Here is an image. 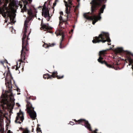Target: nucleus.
<instances>
[{
	"label": "nucleus",
	"mask_w": 133,
	"mask_h": 133,
	"mask_svg": "<svg viewBox=\"0 0 133 133\" xmlns=\"http://www.w3.org/2000/svg\"><path fill=\"white\" fill-rule=\"evenodd\" d=\"M32 0H28L30 2H32Z\"/></svg>",
	"instance_id": "obj_39"
},
{
	"label": "nucleus",
	"mask_w": 133,
	"mask_h": 133,
	"mask_svg": "<svg viewBox=\"0 0 133 133\" xmlns=\"http://www.w3.org/2000/svg\"><path fill=\"white\" fill-rule=\"evenodd\" d=\"M10 29H11L12 30H11V32H12L13 31H12V29H13V26H12V27H10Z\"/></svg>",
	"instance_id": "obj_32"
},
{
	"label": "nucleus",
	"mask_w": 133,
	"mask_h": 133,
	"mask_svg": "<svg viewBox=\"0 0 133 133\" xmlns=\"http://www.w3.org/2000/svg\"><path fill=\"white\" fill-rule=\"evenodd\" d=\"M106 41H107L108 43H110L111 41L109 34L103 32H102L98 36L94 37L93 40L92 41V42L94 43H99L101 42L103 43Z\"/></svg>",
	"instance_id": "obj_4"
},
{
	"label": "nucleus",
	"mask_w": 133,
	"mask_h": 133,
	"mask_svg": "<svg viewBox=\"0 0 133 133\" xmlns=\"http://www.w3.org/2000/svg\"><path fill=\"white\" fill-rule=\"evenodd\" d=\"M73 121L76 122V124H81L82 125L84 126L85 127L89 129V123L88 121L84 119H81L77 121L76 119H73Z\"/></svg>",
	"instance_id": "obj_7"
},
{
	"label": "nucleus",
	"mask_w": 133,
	"mask_h": 133,
	"mask_svg": "<svg viewBox=\"0 0 133 133\" xmlns=\"http://www.w3.org/2000/svg\"><path fill=\"white\" fill-rule=\"evenodd\" d=\"M4 61H0V63L2 64L3 66H4Z\"/></svg>",
	"instance_id": "obj_29"
},
{
	"label": "nucleus",
	"mask_w": 133,
	"mask_h": 133,
	"mask_svg": "<svg viewBox=\"0 0 133 133\" xmlns=\"http://www.w3.org/2000/svg\"><path fill=\"white\" fill-rule=\"evenodd\" d=\"M7 133H11V131L10 130H8L7 131Z\"/></svg>",
	"instance_id": "obj_35"
},
{
	"label": "nucleus",
	"mask_w": 133,
	"mask_h": 133,
	"mask_svg": "<svg viewBox=\"0 0 133 133\" xmlns=\"http://www.w3.org/2000/svg\"><path fill=\"white\" fill-rule=\"evenodd\" d=\"M66 13L67 14H69L70 13V8L71 6H69L68 5H66Z\"/></svg>",
	"instance_id": "obj_15"
},
{
	"label": "nucleus",
	"mask_w": 133,
	"mask_h": 133,
	"mask_svg": "<svg viewBox=\"0 0 133 133\" xmlns=\"http://www.w3.org/2000/svg\"><path fill=\"white\" fill-rule=\"evenodd\" d=\"M27 10L26 5L24 4V6L22 9H21V12H24V11H26Z\"/></svg>",
	"instance_id": "obj_20"
},
{
	"label": "nucleus",
	"mask_w": 133,
	"mask_h": 133,
	"mask_svg": "<svg viewBox=\"0 0 133 133\" xmlns=\"http://www.w3.org/2000/svg\"><path fill=\"white\" fill-rule=\"evenodd\" d=\"M49 75H50L49 74H46L43 75V77L45 79L47 78V79H51L50 77V76L49 77Z\"/></svg>",
	"instance_id": "obj_18"
},
{
	"label": "nucleus",
	"mask_w": 133,
	"mask_h": 133,
	"mask_svg": "<svg viewBox=\"0 0 133 133\" xmlns=\"http://www.w3.org/2000/svg\"><path fill=\"white\" fill-rule=\"evenodd\" d=\"M105 51H101L99 52V57L97 60L98 62L101 64H105L109 68H113L114 67V65L116 64L117 65H118V64L117 63L114 64L113 63H111V64L110 63H108L107 62L105 61V60H104L103 58L102 57V56H104V54H105Z\"/></svg>",
	"instance_id": "obj_5"
},
{
	"label": "nucleus",
	"mask_w": 133,
	"mask_h": 133,
	"mask_svg": "<svg viewBox=\"0 0 133 133\" xmlns=\"http://www.w3.org/2000/svg\"><path fill=\"white\" fill-rule=\"evenodd\" d=\"M46 3L45 2L43 5V8L42 9V16H43L44 15V17L45 18L49 16V10L48 8H46L45 4Z\"/></svg>",
	"instance_id": "obj_9"
},
{
	"label": "nucleus",
	"mask_w": 133,
	"mask_h": 133,
	"mask_svg": "<svg viewBox=\"0 0 133 133\" xmlns=\"http://www.w3.org/2000/svg\"><path fill=\"white\" fill-rule=\"evenodd\" d=\"M123 50V48H118L116 49L114 51L116 54L120 53L122 52Z\"/></svg>",
	"instance_id": "obj_16"
},
{
	"label": "nucleus",
	"mask_w": 133,
	"mask_h": 133,
	"mask_svg": "<svg viewBox=\"0 0 133 133\" xmlns=\"http://www.w3.org/2000/svg\"><path fill=\"white\" fill-rule=\"evenodd\" d=\"M108 45H110L111 44H109V43H108Z\"/></svg>",
	"instance_id": "obj_41"
},
{
	"label": "nucleus",
	"mask_w": 133,
	"mask_h": 133,
	"mask_svg": "<svg viewBox=\"0 0 133 133\" xmlns=\"http://www.w3.org/2000/svg\"><path fill=\"white\" fill-rule=\"evenodd\" d=\"M8 16L9 17L10 20L11 22L14 23V19L15 16L14 15H12L9 12L8 14Z\"/></svg>",
	"instance_id": "obj_13"
},
{
	"label": "nucleus",
	"mask_w": 133,
	"mask_h": 133,
	"mask_svg": "<svg viewBox=\"0 0 133 133\" xmlns=\"http://www.w3.org/2000/svg\"><path fill=\"white\" fill-rule=\"evenodd\" d=\"M29 22V21L25 20V21L24 24V31L23 32V34L22 38V48L21 51V59H20L21 62L22 63H25V62L23 61L22 60L23 58V61H25V55L28 53V51H29V47L28 46V40L29 39L28 37L31 32V29L27 36L26 35L27 31L28 28L27 23H28Z\"/></svg>",
	"instance_id": "obj_2"
},
{
	"label": "nucleus",
	"mask_w": 133,
	"mask_h": 133,
	"mask_svg": "<svg viewBox=\"0 0 133 133\" xmlns=\"http://www.w3.org/2000/svg\"><path fill=\"white\" fill-rule=\"evenodd\" d=\"M73 0H68V2H69V3L70 5L72 4V3ZM80 1V0H77V1L78 2Z\"/></svg>",
	"instance_id": "obj_25"
},
{
	"label": "nucleus",
	"mask_w": 133,
	"mask_h": 133,
	"mask_svg": "<svg viewBox=\"0 0 133 133\" xmlns=\"http://www.w3.org/2000/svg\"><path fill=\"white\" fill-rule=\"evenodd\" d=\"M42 6H39V7H38V8H39V9H41V8H42Z\"/></svg>",
	"instance_id": "obj_37"
},
{
	"label": "nucleus",
	"mask_w": 133,
	"mask_h": 133,
	"mask_svg": "<svg viewBox=\"0 0 133 133\" xmlns=\"http://www.w3.org/2000/svg\"><path fill=\"white\" fill-rule=\"evenodd\" d=\"M27 104L26 105L27 112L30 118L33 119H35L36 117V114L34 110V108L32 107V104L30 99L27 101Z\"/></svg>",
	"instance_id": "obj_6"
},
{
	"label": "nucleus",
	"mask_w": 133,
	"mask_h": 133,
	"mask_svg": "<svg viewBox=\"0 0 133 133\" xmlns=\"http://www.w3.org/2000/svg\"><path fill=\"white\" fill-rule=\"evenodd\" d=\"M45 44H44V45H43V46L44 47H45L44 46H46V45H45L44 46V45H45Z\"/></svg>",
	"instance_id": "obj_40"
},
{
	"label": "nucleus",
	"mask_w": 133,
	"mask_h": 133,
	"mask_svg": "<svg viewBox=\"0 0 133 133\" xmlns=\"http://www.w3.org/2000/svg\"><path fill=\"white\" fill-rule=\"evenodd\" d=\"M56 2H55L53 4V7H52V9L53 10V12H54V7L56 6Z\"/></svg>",
	"instance_id": "obj_24"
},
{
	"label": "nucleus",
	"mask_w": 133,
	"mask_h": 133,
	"mask_svg": "<svg viewBox=\"0 0 133 133\" xmlns=\"http://www.w3.org/2000/svg\"><path fill=\"white\" fill-rule=\"evenodd\" d=\"M124 52L127 55V58L129 62V65H130L132 64L133 60L130 56L131 55L133 57V54L128 51H125Z\"/></svg>",
	"instance_id": "obj_11"
},
{
	"label": "nucleus",
	"mask_w": 133,
	"mask_h": 133,
	"mask_svg": "<svg viewBox=\"0 0 133 133\" xmlns=\"http://www.w3.org/2000/svg\"><path fill=\"white\" fill-rule=\"evenodd\" d=\"M41 26V28H42L45 31H47V33L48 32L51 33H52V32L50 30L52 29V28L49 26L48 24H43L42 21Z\"/></svg>",
	"instance_id": "obj_10"
},
{
	"label": "nucleus",
	"mask_w": 133,
	"mask_h": 133,
	"mask_svg": "<svg viewBox=\"0 0 133 133\" xmlns=\"http://www.w3.org/2000/svg\"><path fill=\"white\" fill-rule=\"evenodd\" d=\"M17 91L18 92H20V89H19L18 88L17 89Z\"/></svg>",
	"instance_id": "obj_36"
},
{
	"label": "nucleus",
	"mask_w": 133,
	"mask_h": 133,
	"mask_svg": "<svg viewBox=\"0 0 133 133\" xmlns=\"http://www.w3.org/2000/svg\"><path fill=\"white\" fill-rule=\"evenodd\" d=\"M20 94V93H19V94Z\"/></svg>",
	"instance_id": "obj_43"
},
{
	"label": "nucleus",
	"mask_w": 133,
	"mask_h": 133,
	"mask_svg": "<svg viewBox=\"0 0 133 133\" xmlns=\"http://www.w3.org/2000/svg\"><path fill=\"white\" fill-rule=\"evenodd\" d=\"M58 35L62 36L61 38V42L60 43L59 46V48H64L65 47V46H64L63 44L62 45V42L63 41L64 37V33L63 32L61 31L60 30H59L58 34L57 35V36Z\"/></svg>",
	"instance_id": "obj_12"
},
{
	"label": "nucleus",
	"mask_w": 133,
	"mask_h": 133,
	"mask_svg": "<svg viewBox=\"0 0 133 133\" xmlns=\"http://www.w3.org/2000/svg\"><path fill=\"white\" fill-rule=\"evenodd\" d=\"M64 77V76L63 75L62 76H59L57 75V78L58 79H61L63 78Z\"/></svg>",
	"instance_id": "obj_23"
},
{
	"label": "nucleus",
	"mask_w": 133,
	"mask_h": 133,
	"mask_svg": "<svg viewBox=\"0 0 133 133\" xmlns=\"http://www.w3.org/2000/svg\"><path fill=\"white\" fill-rule=\"evenodd\" d=\"M58 1V0H55V2H57Z\"/></svg>",
	"instance_id": "obj_38"
},
{
	"label": "nucleus",
	"mask_w": 133,
	"mask_h": 133,
	"mask_svg": "<svg viewBox=\"0 0 133 133\" xmlns=\"http://www.w3.org/2000/svg\"><path fill=\"white\" fill-rule=\"evenodd\" d=\"M28 14L30 16L29 17L31 16L32 14V11L31 9L28 10Z\"/></svg>",
	"instance_id": "obj_22"
},
{
	"label": "nucleus",
	"mask_w": 133,
	"mask_h": 133,
	"mask_svg": "<svg viewBox=\"0 0 133 133\" xmlns=\"http://www.w3.org/2000/svg\"><path fill=\"white\" fill-rule=\"evenodd\" d=\"M16 64H17L15 66H13L12 67V69H15V68H16V69H15L16 70H17L18 69L19 67H18V63H17Z\"/></svg>",
	"instance_id": "obj_21"
},
{
	"label": "nucleus",
	"mask_w": 133,
	"mask_h": 133,
	"mask_svg": "<svg viewBox=\"0 0 133 133\" xmlns=\"http://www.w3.org/2000/svg\"><path fill=\"white\" fill-rule=\"evenodd\" d=\"M60 15H63V12L61 11L60 12Z\"/></svg>",
	"instance_id": "obj_33"
},
{
	"label": "nucleus",
	"mask_w": 133,
	"mask_h": 133,
	"mask_svg": "<svg viewBox=\"0 0 133 133\" xmlns=\"http://www.w3.org/2000/svg\"><path fill=\"white\" fill-rule=\"evenodd\" d=\"M37 131H38V132H41V128L39 127H37ZM42 133V132H41Z\"/></svg>",
	"instance_id": "obj_27"
},
{
	"label": "nucleus",
	"mask_w": 133,
	"mask_h": 133,
	"mask_svg": "<svg viewBox=\"0 0 133 133\" xmlns=\"http://www.w3.org/2000/svg\"><path fill=\"white\" fill-rule=\"evenodd\" d=\"M16 105L18 106V107H20V105L18 103H16Z\"/></svg>",
	"instance_id": "obj_30"
},
{
	"label": "nucleus",
	"mask_w": 133,
	"mask_h": 133,
	"mask_svg": "<svg viewBox=\"0 0 133 133\" xmlns=\"http://www.w3.org/2000/svg\"><path fill=\"white\" fill-rule=\"evenodd\" d=\"M7 67L8 68V71L6 74L5 80H6L7 77L8 76H10L11 79H10L9 82L8 80L7 82V81H6L5 84L7 88H8V90H6L5 93L3 94L1 96L2 97V101L3 104H6L7 107L13 109L15 105V99L12 92V86L11 81L12 80H13L14 84H15V81L13 80V78L12 77L9 70V68L7 66Z\"/></svg>",
	"instance_id": "obj_1"
},
{
	"label": "nucleus",
	"mask_w": 133,
	"mask_h": 133,
	"mask_svg": "<svg viewBox=\"0 0 133 133\" xmlns=\"http://www.w3.org/2000/svg\"><path fill=\"white\" fill-rule=\"evenodd\" d=\"M70 124L71 125H73L74 124H74V123L72 121H70Z\"/></svg>",
	"instance_id": "obj_28"
},
{
	"label": "nucleus",
	"mask_w": 133,
	"mask_h": 133,
	"mask_svg": "<svg viewBox=\"0 0 133 133\" xmlns=\"http://www.w3.org/2000/svg\"><path fill=\"white\" fill-rule=\"evenodd\" d=\"M3 0H0V5H1L2 4V1Z\"/></svg>",
	"instance_id": "obj_34"
},
{
	"label": "nucleus",
	"mask_w": 133,
	"mask_h": 133,
	"mask_svg": "<svg viewBox=\"0 0 133 133\" xmlns=\"http://www.w3.org/2000/svg\"><path fill=\"white\" fill-rule=\"evenodd\" d=\"M107 0H92L90 2L91 10H104L106 8L105 5L104 4L107 2Z\"/></svg>",
	"instance_id": "obj_3"
},
{
	"label": "nucleus",
	"mask_w": 133,
	"mask_h": 133,
	"mask_svg": "<svg viewBox=\"0 0 133 133\" xmlns=\"http://www.w3.org/2000/svg\"><path fill=\"white\" fill-rule=\"evenodd\" d=\"M73 31V29H71V32H72Z\"/></svg>",
	"instance_id": "obj_42"
},
{
	"label": "nucleus",
	"mask_w": 133,
	"mask_h": 133,
	"mask_svg": "<svg viewBox=\"0 0 133 133\" xmlns=\"http://www.w3.org/2000/svg\"><path fill=\"white\" fill-rule=\"evenodd\" d=\"M29 131L27 129H26L23 131V133H29Z\"/></svg>",
	"instance_id": "obj_26"
},
{
	"label": "nucleus",
	"mask_w": 133,
	"mask_h": 133,
	"mask_svg": "<svg viewBox=\"0 0 133 133\" xmlns=\"http://www.w3.org/2000/svg\"><path fill=\"white\" fill-rule=\"evenodd\" d=\"M59 19L60 20L59 23V26H61V24L63 23V22H66V21L63 20L62 17L61 15H60V16L59 17Z\"/></svg>",
	"instance_id": "obj_17"
},
{
	"label": "nucleus",
	"mask_w": 133,
	"mask_h": 133,
	"mask_svg": "<svg viewBox=\"0 0 133 133\" xmlns=\"http://www.w3.org/2000/svg\"><path fill=\"white\" fill-rule=\"evenodd\" d=\"M19 112H20L17 113L15 122L16 123L20 124L23 122L24 118L23 113L21 111V110Z\"/></svg>",
	"instance_id": "obj_8"
},
{
	"label": "nucleus",
	"mask_w": 133,
	"mask_h": 133,
	"mask_svg": "<svg viewBox=\"0 0 133 133\" xmlns=\"http://www.w3.org/2000/svg\"><path fill=\"white\" fill-rule=\"evenodd\" d=\"M55 45V44L54 43H53L51 44H50V43H49V44H45L44 45V46L46 45V46H44L45 48H47L49 47L50 46H53Z\"/></svg>",
	"instance_id": "obj_19"
},
{
	"label": "nucleus",
	"mask_w": 133,
	"mask_h": 133,
	"mask_svg": "<svg viewBox=\"0 0 133 133\" xmlns=\"http://www.w3.org/2000/svg\"><path fill=\"white\" fill-rule=\"evenodd\" d=\"M50 72L52 74L51 75H50L49 76V77H50L51 79L52 78V77L53 78H57V77L58 75V73L57 71H55L52 72Z\"/></svg>",
	"instance_id": "obj_14"
},
{
	"label": "nucleus",
	"mask_w": 133,
	"mask_h": 133,
	"mask_svg": "<svg viewBox=\"0 0 133 133\" xmlns=\"http://www.w3.org/2000/svg\"><path fill=\"white\" fill-rule=\"evenodd\" d=\"M4 63H7V64L8 63V62L7 60L6 59H5L4 60Z\"/></svg>",
	"instance_id": "obj_31"
}]
</instances>
